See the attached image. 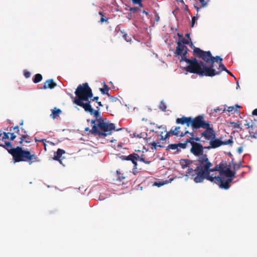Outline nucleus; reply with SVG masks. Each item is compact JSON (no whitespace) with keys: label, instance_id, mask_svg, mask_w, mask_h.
Here are the masks:
<instances>
[{"label":"nucleus","instance_id":"45","mask_svg":"<svg viewBox=\"0 0 257 257\" xmlns=\"http://www.w3.org/2000/svg\"><path fill=\"white\" fill-rule=\"evenodd\" d=\"M225 110H226L225 108H224V109H222V108H220L219 107H217V108L214 109V111L215 112H219L220 111H224Z\"/></svg>","mask_w":257,"mask_h":257},{"label":"nucleus","instance_id":"40","mask_svg":"<svg viewBox=\"0 0 257 257\" xmlns=\"http://www.w3.org/2000/svg\"><path fill=\"white\" fill-rule=\"evenodd\" d=\"M164 184H165V183L164 182H156L154 183L153 185L157 186L158 187H160Z\"/></svg>","mask_w":257,"mask_h":257},{"label":"nucleus","instance_id":"36","mask_svg":"<svg viewBox=\"0 0 257 257\" xmlns=\"http://www.w3.org/2000/svg\"><path fill=\"white\" fill-rule=\"evenodd\" d=\"M188 45L190 46L191 48L193 49V55L195 56V58H197V56L196 55V54L194 53V49L195 48H198L197 47H195L194 46L193 43L191 42V40L189 41V44Z\"/></svg>","mask_w":257,"mask_h":257},{"label":"nucleus","instance_id":"58","mask_svg":"<svg viewBox=\"0 0 257 257\" xmlns=\"http://www.w3.org/2000/svg\"><path fill=\"white\" fill-rule=\"evenodd\" d=\"M185 36H186V37H187V38H188V39H189V38H190V34H188V33H187V34H186V35H185Z\"/></svg>","mask_w":257,"mask_h":257},{"label":"nucleus","instance_id":"64","mask_svg":"<svg viewBox=\"0 0 257 257\" xmlns=\"http://www.w3.org/2000/svg\"><path fill=\"white\" fill-rule=\"evenodd\" d=\"M180 2H181V3H184V2H183V0H181Z\"/></svg>","mask_w":257,"mask_h":257},{"label":"nucleus","instance_id":"39","mask_svg":"<svg viewBox=\"0 0 257 257\" xmlns=\"http://www.w3.org/2000/svg\"><path fill=\"white\" fill-rule=\"evenodd\" d=\"M9 135H10V132H9V133L4 132L3 133V136L2 137V139H3V140H6V139H9Z\"/></svg>","mask_w":257,"mask_h":257},{"label":"nucleus","instance_id":"43","mask_svg":"<svg viewBox=\"0 0 257 257\" xmlns=\"http://www.w3.org/2000/svg\"><path fill=\"white\" fill-rule=\"evenodd\" d=\"M200 3L201 4V5L203 7L206 6L207 3V1L205 0H199Z\"/></svg>","mask_w":257,"mask_h":257},{"label":"nucleus","instance_id":"8","mask_svg":"<svg viewBox=\"0 0 257 257\" xmlns=\"http://www.w3.org/2000/svg\"><path fill=\"white\" fill-rule=\"evenodd\" d=\"M235 173L234 170H231L230 168L228 167L222 173V176H214L212 182L218 185L220 188L228 189L230 187V183L235 177Z\"/></svg>","mask_w":257,"mask_h":257},{"label":"nucleus","instance_id":"51","mask_svg":"<svg viewBox=\"0 0 257 257\" xmlns=\"http://www.w3.org/2000/svg\"><path fill=\"white\" fill-rule=\"evenodd\" d=\"M109 97L111 99V100L112 101H116L118 100V99L116 97H113L110 95Z\"/></svg>","mask_w":257,"mask_h":257},{"label":"nucleus","instance_id":"37","mask_svg":"<svg viewBox=\"0 0 257 257\" xmlns=\"http://www.w3.org/2000/svg\"><path fill=\"white\" fill-rule=\"evenodd\" d=\"M139 10V8L138 7H133L130 9V12L131 13H135Z\"/></svg>","mask_w":257,"mask_h":257},{"label":"nucleus","instance_id":"33","mask_svg":"<svg viewBox=\"0 0 257 257\" xmlns=\"http://www.w3.org/2000/svg\"><path fill=\"white\" fill-rule=\"evenodd\" d=\"M217 71H220V73L222 71H227L226 68L225 67L222 62L219 63V68Z\"/></svg>","mask_w":257,"mask_h":257},{"label":"nucleus","instance_id":"5","mask_svg":"<svg viewBox=\"0 0 257 257\" xmlns=\"http://www.w3.org/2000/svg\"><path fill=\"white\" fill-rule=\"evenodd\" d=\"M9 154L13 156L15 162H28L29 164L31 165L40 161L35 153L32 154L30 151L24 150L20 146L11 149Z\"/></svg>","mask_w":257,"mask_h":257},{"label":"nucleus","instance_id":"27","mask_svg":"<svg viewBox=\"0 0 257 257\" xmlns=\"http://www.w3.org/2000/svg\"><path fill=\"white\" fill-rule=\"evenodd\" d=\"M188 143H189V141L188 139H187L184 143H180L177 144L178 147H179L181 149H185L187 147Z\"/></svg>","mask_w":257,"mask_h":257},{"label":"nucleus","instance_id":"26","mask_svg":"<svg viewBox=\"0 0 257 257\" xmlns=\"http://www.w3.org/2000/svg\"><path fill=\"white\" fill-rule=\"evenodd\" d=\"M42 79V76L40 74H37L35 75L33 80L35 83H37L40 82Z\"/></svg>","mask_w":257,"mask_h":257},{"label":"nucleus","instance_id":"4","mask_svg":"<svg viewBox=\"0 0 257 257\" xmlns=\"http://www.w3.org/2000/svg\"><path fill=\"white\" fill-rule=\"evenodd\" d=\"M188 50V48L185 45H181L180 42H177L175 56H181L180 62L185 61L188 64L184 69L188 72L195 74L199 72L198 70L200 65L198 64V60L196 58L191 59L187 58L186 55Z\"/></svg>","mask_w":257,"mask_h":257},{"label":"nucleus","instance_id":"19","mask_svg":"<svg viewBox=\"0 0 257 257\" xmlns=\"http://www.w3.org/2000/svg\"><path fill=\"white\" fill-rule=\"evenodd\" d=\"M192 163V161L189 159H181L180 161V164L183 169L188 168V170L190 168V165ZM188 170L187 171V172Z\"/></svg>","mask_w":257,"mask_h":257},{"label":"nucleus","instance_id":"31","mask_svg":"<svg viewBox=\"0 0 257 257\" xmlns=\"http://www.w3.org/2000/svg\"><path fill=\"white\" fill-rule=\"evenodd\" d=\"M219 165H216L214 167H210V170H209V175H210V174L211 172H213L215 171H218L220 173Z\"/></svg>","mask_w":257,"mask_h":257},{"label":"nucleus","instance_id":"48","mask_svg":"<svg viewBox=\"0 0 257 257\" xmlns=\"http://www.w3.org/2000/svg\"><path fill=\"white\" fill-rule=\"evenodd\" d=\"M90 99H91V100H92V101H96V102H97V101H98V100L99 99V97L98 96H95L93 98H90Z\"/></svg>","mask_w":257,"mask_h":257},{"label":"nucleus","instance_id":"21","mask_svg":"<svg viewBox=\"0 0 257 257\" xmlns=\"http://www.w3.org/2000/svg\"><path fill=\"white\" fill-rule=\"evenodd\" d=\"M51 111L52 113L50 114V117L53 119L57 117L62 112V111L60 109L57 108L56 107H54L53 109H52Z\"/></svg>","mask_w":257,"mask_h":257},{"label":"nucleus","instance_id":"29","mask_svg":"<svg viewBox=\"0 0 257 257\" xmlns=\"http://www.w3.org/2000/svg\"><path fill=\"white\" fill-rule=\"evenodd\" d=\"M189 41H191V38L189 39H185L184 38L180 39L178 42H180L181 45H188L189 44Z\"/></svg>","mask_w":257,"mask_h":257},{"label":"nucleus","instance_id":"59","mask_svg":"<svg viewBox=\"0 0 257 257\" xmlns=\"http://www.w3.org/2000/svg\"><path fill=\"white\" fill-rule=\"evenodd\" d=\"M143 13L145 14L146 15H149V14L147 12H146L145 10H144L143 11Z\"/></svg>","mask_w":257,"mask_h":257},{"label":"nucleus","instance_id":"38","mask_svg":"<svg viewBox=\"0 0 257 257\" xmlns=\"http://www.w3.org/2000/svg\"><path fill=\"white\" fill-rule=\"evenodd\" d=\"M227 110L228 111V112H236L237 111V109L236 108H235V107L234 106H229L228 107V108L227 109Z\"/></svg>","mask_w":257,"mask_h":257},{"label":"nucleus","instance_id":"22","mask_svg":"<svg viewBox=\"0 0 257 257\" xmlns=\"http://www.w3.org/2000/svg\"><path fill=\"white\" fill-rule=\"evenodd\" d=\"M245 126H246L247 128H251V131H249V134L253 138H256L255 134L254 132V125L252 124H250L249 122L247 121V120H245V123L244 124Z\"/></svg>","mask_w":257,"mask_h":257},{"label":"nucleus","instance_id":"35","mask_svg":"<svg viewBox=\"0 0 257 257\" xmlns=\"http://www.w3.org/2000/svg\"><path fill=\"white\" fill-rule=\"evenodd\" d=\"M99 14L101 16V19L100 20V21H99L100 22L103 23L104 22H107L108 21V19L107 18H104V15H103L102 12H99Z\"/></svg>","mask_w":257,"mask_h":257},{"label":"nucleus","instance_id":"14","mask_svg":"<svg viewBox=\"0 0 257 257\" xmlns=\"http://www.w3.org/2000/svg\"><path fill=\"white\" fill-rule=\"evenodd\" d=\"M10 131L11 141H14L16 138L17 135H20V128L18 125L11 127Z\"/></svg>","mask_w":257,"mask_h":257},{"label":"nucleus","instance_id":"50","mask_svg":"<svg viewBox=\"0 0 257 257\" xmlns=\"http://www.w3.org/2000/svg\"><path fill=\"white\" fill-rule=\"evenodd\" d=\"M170 135H171V131L167 133L165 136L164 137L165 139H167L170 136Z\"/></svg>","mask_w":257,"mask_h":257},{"label":"nucleus","instance_id":"60","mask_svg":"<svg viewBox=\"0 0 257 257\" xmlns=\"http://www.w3.org/2000/svg\"><path fill=\"white\" fill-rule=\"evenodd\" d=\"M240 107H241L240 106H239V105H238L237 104L235 105V108H236V109H237V108H240Z\"/></svg>","mask_w":257,"mask_h":257},{"label":"nucleus","instance_id":"15","mask_svg":"<svg viewBox=\"0 0 257 257\" xmlns=\"http://www.w3.org/2000/svg\"><path fill=\"white\" fill-rule=\"evenodd\" d=\"M65 153V152L64 150L61 149H58L57 150V152L54 153V156L53 157V159L54 160L59 161V162L61 164H62L63 166H64V165H63L62 163V160L61 158L62 155L64 154Z\"/></svg>","mask_w":257,"mask_h":257},{"label":"nucleus","instance_id":"28","mask_svg":"<svg viewBox=\"0 0 257 257\" xmlns=\"http://www.w3.org/2000/svg\"><path fill=\"white\" fill-rule=\"evenodd\" d=\"M231 163L233 165V169L235 171L236 170H237L239 169L241 166V163L240 162L238 163H233V160L231 161Z\"/></svg>","mask_w":257,"mask_h":257},{"label":"nucleus","instance_id":"17","mask_svg":"<svg viewBox=\"0 0 257 257\" xmlns=\"http://www.w3.org/2000/svg\"><path fill=\"white\" fill-rule=\"evenodd\" d=\"M57 86L56 83H55L53 79H50L47 80L44 84L43 89L49 88L52 89Z\"/></svg>","mask_w":257,"mask_h":257},{"label":"nucleus","instance_id":"9","mask_svg":"<svg viewBox=\"0 0 257 257\" xmlns=\"http://www.w3.org/2000/svg\"><path fill=\"white\" fill-rule=\"evenodd\" d=\"M121 158L122 160L131 161L134 164L133 170L136 169L137 168V161H140L143 162L146 164H150L151 162L149 161H146L145 159V155L142 154L141 156H139L138 154L133 153L127 156H122Z\"/></svg>","mask_w":257,"mask_h":257},{"label":"nucleus","instance_id":"3","mask_svg":"<svg viewBox=\"0 0 257 257\" xmlns=\"http://www.w3.org/2000/svg\"><path fill=\"white\" fill-rule=\"evenodd\" d=\"M75 94L76 98L73 100V103L82 107L86 112L98 118L100 109L97 106L96 109L94 110L90 104L91 100L89 101V99L92 97L93 93L88 84L84 83L79 85L75 91Z\"/></svg>","mask_w":257,"mask_h":257},{"label":"nucleus","instance_id":"1","mask_svg":"<svg viewBox=\"0 0 257 257\" xmlns=\"http://www.w3.org/2000/svg\"><path fill=\"white\" fill-rule=\"evenodd\" d=\"M194 53L197 58L201 59L202 61H198L200 65L198 72L195 73L200 76L213 77L220 74V71H216L214 67L215 62L219 63L222 61V59L219 56L214 57L210 51H204L200 48H195Z\"/></svg>","mask_w":257,"mask_h":257},{"label":"nucleus","instance_id":"57","mask_svg":"<svg viewBox=\"0 0 257 257\" xmlns=\"http://www.w3.org/2000/svg\"><path fill=\"white\" fill-rule=\"evenodd\" d=\"M166 139H165V137H163V136H161V138L160 139V140H162V141H165Z\"/></svg>","mask_w":257,"mask_h":257},{"label":"nucleus","instance_id":"18","mask_svg":"<svg viewBox=\"0 0 257 257\" xmlns=\"http://www.w3.org/2000/svg\"><path fill=\"white\" fill-rule=\"evenodd\" d=\"M181 128L180 126H177L175 127V128L173 130H171V133L172 135L176 136H179L180 137H183L185 136H186L188 133H189V132L187 131L185 133H181L180 134V129Z\"/></svg>","mask_w":257,"mask_h":257},{"label":"nucleus","instance_id":"7","mask_svg":"<svg viewBox=\"0 0 257 257\" xmlns=\"http://www.w3.org/2000/svg\"><path fill=\"white\" fill-rule=\"evenodd\" d=\"M121 130H115L114 124L112 123L106 122L102 117L97 119V123L93 125L90 132L92 134L97 135L100 137H105L112 134V131H118Z\"/></svg>","mask_w":257,"mask_h":257},{"label":"nucleus","instance_id":"32","mask_svg":"<svg viewBox=\"0 0 257 257\" xmlns=\"http://www.w3.org/2000/svg\"><path fill=\"white\" fill-rule=\"evenodd\" d=\"M159 108V109L162 110L163 111H166L167 107H166V105L165 102L164 101V100H162L161 101V103L160 104Z\"/></svg>","mask_w":257,"mask_h":257},{"label":"nucleus","instance_id":"63","mask_svg":"<svg viewBox=\"0 0 257 257\" xmlns=\"http://www.w3.org/2000/svg\"><path fill=\"white\" fill-rule=\"evenodd\" d=\"M178 36H179V37H182V35H180V34H178Z\"/></svg>","mask_w":257,"mask_h":257},{"label":"nucleus","instance_id":"47","mask_svg":"<svg viewBox=\"0 0 257 257\" xmlns=\"http://www.w3.org/2000/svg\"><path fill=\"white\" fill-rule=\"evenodd\" d=\"M195 20H196V17L194 16L192 18V22H191V27H193V26L195 23Z\"/></svg>","mask_w":257,"mask_h":257},{"label":"nucleus","instance_id":"46","mask_svg":"<svg viewBox=\"0 0 257 257\" xmlns=\"http://www.w3.org/2000/svg\"><path fill=\"white\" fill-rule=\"evenodd\" d=\"M100 117H101L100 116V113L99 112V116L98 117V118H96L95 117V119H92L91 121V123L92 124H93V125H94V124H96L95 123V122L97 121V119H99Z\"/></svg>","mask_w":257,"mask_h":257},{"label":"nucleus","instance_id":"20","mask_svg":"<svg viewBox=\"0 0 257 257\" xmlns=\"http://www.w3.org/2000/svg\"><path fill=\"white\" fill-rule=\"evenodd\" d=\"M188 134L191 136V137L188 138L189 141V143H191V142H197V143H199L200 142H204V141H201V138L202 137H201L200 135V137H195L194 131H193L191 133L189 132V133H188Z\"/></svg>","mask_w":257,"mask_h":257},{"label":"nucleus","instance_id":"16","mask_svg":"<svg viewBox=\"0 0 257 257\" xmlns=\"http://www.w3.org/2000/svg\"><path fill=\"white\" fill-rule=\"evenodd\" d=\"M0 146L6 149L9 153V151H11V149L14 148L12 147V145L11 142L6 141V140H3V139H0Z\"/></svg>","mask_w":257,"mask_h":257},{"label":"nucleus","instance_id":"25","mask_svg":"<svg viewBox=\"0 0 257 257\" xmlns=\"http://www.w3.org/2000/svg\"><path fill=\"white\" fill-rule=\"evenodd\" d=\"M169 150H177L178 151H180L178 149L177 144H173L168 145L166 147V150L168 151Z\"/></svg>","mask_w":257,"mask_h":257},{"label":"nucleus","instance_id":"23","mask_svg":"<svg viewBox=\"0 0 257 257\" xmlns=\"http://www.w3.org/2000/svg\"><path fill=\"white\" fill-rule=\"evenodd\" d=\"M219 170H220V176H222V173L223 172V171H224V170L226 169V168H227V164L226 163H224V162H221L219 164Z\"/></svg>","mask_w":257,"mask_h":257},{"label":"nucleus","instance_id":"30","mask_svg":"<svg viewBox=\"0 0 257 257\" xmlns=\"http://www.w3.org/2000/svg\"><path fill=\"white\" fill-rule=\"evenodd\" d=\"M158 143H156L155 142H153L151 143L150 144L152 146L151 149L152 150H157V147H160V148H163V146L161 145H157Z\"/></svg>","mask_w":257,"mask_h":257},{"label":"nucleus","instance_id":"53","mask_svg":"<svg viewBox=\"0 0 257 257\" xmlns=\"http://www.w3.org/2000/svg\"><path fill=\"white\" fill-rule=\"evenodd\" d=\"M123 37L127 42H128L129 40L127 39L128 36L126 34H123Z\"/></svg>","mask_w":257,"mask_h":257},{"label":"nucleus","instance_id":"2","mask_svg":"<svg viewBox=\"0 0 257 257\" xmlns=\"http://www.w3.org/2000/svg\"><path fill=\"white\" fill-rule=\"evenodd\" d=\"M196 167L195 169L189 168L186 172L187 176L191 177L195 183H198L206 179L212 182L214 177L209 175V170L213 164L209 161L206 154L202 155L196 161Z\"/></svg>","mask_w":257,"mask_h":257},{"label":"nucleus","instance_id":"61","mask_svg":"<svg viewBox=\"0 0 257 257\" xmlns=\"http://www.w3.org/2000/svg\"><path fill=\"white\" fill-rule=\"evenodd\" d=\"M88 130H89V127H86V128H85V131H88Z\"/></svg>","mask_w":257,"mask_h":257},{"label":"nucleus","instance_id":"34","mask_svg":"<svg viewBox=\"0 0 257 257\" xmlns=\"http://www.w3.org/2000/svg\"><path fill=\"white\" fill-rule=\"evenodd\" d=\"M230 123L234 128H240V130L242 129V128L240 126L239 121L237 122H231Z\"/></svg>","mask_w":257,"mask_h":257},{"label":"nucleus","instance_id":"55","mask_svg":"<svg viewBox=\"0 0 257 257\" xmlns=\"http://www.w3.org/2000/svg\"><path fill=\"white\" fill-rule=\"evenodd\" d=\"M96 103L98 104V105L99 106H103L102 104L101 103V102L100 101H97Z\"/></svg>","mask_w":257,"mask_h":257},{"label":"nucleus","instance_id":"13","mask_svg":"<svg viewBox=\"0 0 257 257\" xmlns=\"http://www.w3.org/2000/svg\"><path fill=\"white\" fill-rule=\"evenodd\" d=\"M223 141L218 139H213L209 142V146L205 147V148L210 150L211 149H216L223 145Z\"/></svg>","mask_w":257,"mask_h":257},{"label":"nucleus","instance_id":"42","mask_svg":"<svg viewBox=\"0 0 257 257\" xmlns=\"http://www.w3.org/2000/svg\"><path fill=\"white\" fill-rule=\"evenodd\" d=\"M232 143H233V141H232V139H229L226 141H223V143H224V144H223V145H231V144H232Z\"/></svg>","mask_w":257,"mask_h":257},{"label":"nucleus","instance_id":"44","mask_svg":"<svg viewBox=\"0 0 257 257\" xmlns=\"http://www.w3.org/2000/svg\"><path fill=\"white\" fill-rule=\"evenodd\" d=\"M24 74L26 78H29L30 77L31 75V73L29 72L26 70L24 71Z\"/></svg>","mask_w":257,"mask_h":257},{"label":"nucleus","instance_id":"24","mask_svg":"<svg viewBox=\"0 0 257 257\" xmlns=\"http://www.w3.org/2000/svg\"><path fill=\"white\" fill-rule=\"evenodd\" d=\"M108 90L109 88L105 83L104 84L103 88H100V91H101V93L106 94L108 96H110V94L108 93Z\"/></svg>","mask_w":257,"mask_h":257},{"label":"nucleus","instance_id":"10","mask_svg":"<svg viewBox=\"0 0 257 257\" xmlns=\"http://www.w3.org/2000/svg\"><path fill=\"white\" fill-rule=\"evenodd\" d=\"M191 145L190 152L197 158L200 157L203 154L204 149H205L202 145L199 143L192 142L190 143Z\"/></svg>","mask_w":257,"mask_h":257},{"label":"nucleus","instance_id":"56","mask_svg":"<svg viewBox=\"0 0 257 257\" xmlns=\"http://www.w3.org/2000/svg\"><path fill=\"white\" fill-rule=\"evenodd\" d=\"M226 72L231 76H233V74L228 70L227 69V71Z\"/></svg>","mask_w":257,"mask_h":257},{"label":"nucleus","instance_id":"62","mask_svg":"<svg viewBox=\"0 0 257 257\" xmlns=\"http://www.w3.org/2000/svg\"><path fill=\"white\" fill-rule=\"evenodd\" d=\"M20 124L21 125H22L23 124V120H22V121H21V123H20Z\"/></svg>","mask_w":257,"mask_h":257},{"label":"nucleus","instance_id":"54","mask_svg":"<svg viewBox=\"0 0 257 257\" xmlns=\"http://www.w3.org/2000/svg\"><path fill=\"white\" fill-rule=\"evenodd\" d=\"M125 179V177H123V176H118V180L119 181H121L122 179Z\"/></svg>","mask_w":257,"mask_h":257},{"label":"nucleus","instance_id":"6","mask_svg":"<svg viewBox=\"0 0 257 257\" xmlns=\"http://www.w3.org/2000/svg\"><path fill=\"white\" fill-rule=\"evenodd\" d=\"M176 122L177 124H186L188 127L190 126L193 131L200 128L206 127L210 123L209 121L204 120V116L203 114L199 115L194 118L183 116L177 118Z\"/></svg>","mask_w":257,"mask_h":257},{"label":"nucleus","instance_id":"11","mask_svg":"<svg viewBox=\"0 0 257 257\" xmlns=\"http://www.w3.org/2000/svg\"><path fill=\"white\" fill-rule=\"evenodd\" d=\"M203 129L205 130L200 134L201 137H204L206 141H210V140L216 138V134L213 128L210 127V123L208 126L204 127Z\"/></svg>","mask_w":257,"mask_h":257},{"label":"nucleus","instance_id":"41","mask_svg":"<svg viewBox=\"0 0 257 257\" xmlns=\"http://www.w3.org/2000/svg\"><path fill=\"white\" fill-rule=\"evenodd\" d=\"M134 4H139L140 7H142V0H132Z\"/></svg>","mask_w":257,"mask_h":257},{"label":"nucleus","instance_id":"49","mask_svg":"<svg viewBox=\"0 0 257 257\" xmlns=\"http://www.w3.org/2000/svg\"><path fill=\"white\" fill-rule=\"evenodd\" d=\"M243 151V149H242V148L241 147H240L239 148H238L237 149V152L239 153V154H241Z\"/></svg>","mask_w":257,"mask_h":257},{"label":"nucleus","instance_id":"52","mask_svg":"<svg viewBox=\"0 0 257 257\" xmlns=\"http://www.w3.org/2000/svg\"><path fill=\"white\" fill-rule=\"evenodd\" d=\"M252 114L253 115H256L257 116V108H255L254 109L252 112Z\"/></svg>","mask_w":257,"mask_h":257},{"label":"nucleus","instance_id":"12","mask_svg":"<svg viewBox=\"0 0 257 257\" xmlns=\"http://www.w3.org/2000/svg\"><path fill=\"white\" fill-rule=\"evenodd\" d=\"M21 130L24 134L21 135L19 144L21 146H24L25 145L24 144V143H30L31 142L32 139L27 134V132L26 130H25L23 127H21Z\"/></svg>","mask_w":257,"mask_h":257}]
</instances>
